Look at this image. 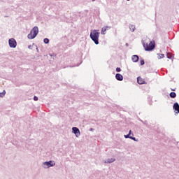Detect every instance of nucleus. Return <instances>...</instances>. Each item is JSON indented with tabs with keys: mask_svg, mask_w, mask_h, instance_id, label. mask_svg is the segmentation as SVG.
I'll list each match as a JSON object with an SVG mask.
<instances>
[{
	"mask_svg": "<svg viewBox=\"0 0 179 179\" xmlns=\"http://www.w3.org/2000/svg\"><path fill=\"white\" fill-rule=\"evenodd\" d=\"M143 47L145 51H152L155 48V41H145Z\"/></svg>",
	"mask_w": 179,
	"mask_h": 179,
	"instance_id": "1",
	"label": "nucleus"
},
{
	"mask_svg": "<svg viewBox=\"0 0 179 179\" xmlns=\"http://www.w3.org/2000/svg\"><path fill=\"white\" fill-rule=\"evenodd\" d=\"M91 39L95 44H99V37H100V33L97 32V30H94L90 33Z\"/></svg>",
	"mask_w": 179,
	"mask_h": 179,
	"instance_id": "2",
	"label": "nucleus"
},
{
	"mask_svg": "<svg viewBox=\"0 0 179 179\" xmlns=\"http://www.w3.org/2000/svg\"><path fill=\"white\" fill-rule=\"evenodd\" d=\"M38 34V27H34L30 31V34H28L27 37L29 40H33L36 38Z\"/></svg>",
	"mask_w": 179,
	"mask_h": 179,
	"instance_id": "3",
	"label": "nucleus"
},
{
	"mask_svg": "<svg viewBox=\"0 0 179 179\" xmlns=\"http://www.w3.org/2000/svg\"><path fill=\"white\" fill-rule=\"evenodd\" d=\"M8 44L11 48H16V45H17L16 40H15L14 38L9 39Z\"/></svg>",
	"mask_w": 179,
	"mask_h": 179,
	"instance_id": "4",
	"label": "nucleus"
},
{
	"mask_svg": "<svg viewBox=\"0 0 179 179\" xmlns=\"http://www.w3.org/2000/svg\"><path fill=\"white\" fill-rule=\"evenodd\" d=\"M43 164L44 166H47V167L50 169V167H54L55 162L54 161H49L44 162Z\"/></svg>",
	"mask_w": 179,
	"mask_h": 179,
	"instance_id": "5",
	"label": "nucleus"
},
{
	"mask_svg": "<svg viewBox=\"0 0 179 179\" xmlns=\"http://www.w3.org/2000/svg\"><path fill=\"white\" fill-rule=\"evenodd\" d=\"M72 131L77 138L78 136H80V131H79V129L78 127H73Z\"/></svg>",
	"mask_w": 179,
	"mask_h": 179,
	"instance_id": "6",
	"label": "nucleus"
},
{
	"mask_svg": "<svg viewBox=\"0 0 179 179\" xmlns=\"http://www.w3.org/2000/svg\"><path fill=\"white\" fill-rule=\"evenodd\" d=\"M131 132H132V131L130 130L129 134L124 135V138L126 139H128V138H129L130 139H132L133 141H136L135 137H133L134 136V134H132Z\"/></svg>",
	"mask_w": 179,
	"mask_h": 179,
	"instance_id": "7",
	"label": "nucleus"
},
{
	"mask_svg": "<svg viewBox=\"0 0 179 179\" xmlns=\"http://www.w3.org/2000/svg\"><path fill=\"white\" fill-rule=\"evenodd\" d=\"M110 29H111V27L106 26L103 27L101 31V34H106V31H107V30H110Z\"/></svg>",
	"mask_w": 179,
	"mask_h": 179,
	"instance_id": "8",
	"label": "nucleus"
},
{
	"mask_svg": "<svg viewBox=\"0 0 179 179\" xmlns=\"http://www.w3.org/2000/svg\"><path fill=\"white\" fill-rule=\"evenodd\" d=\"M137 82L138 85H145V83H146V82L145 81V79L142 78L141 77L137 78Z\"/></svg>",
	"mask_w": 179,
	"mask_h": 179,
	"instance_id": "9",
	"label": "nucleus"
},
{
	"mask_svg": "<svg viewBox=\"0 0 179 179\" xmlns=\"http://www.w3.org/2000/svg\"><path fill=\"white\" fill-rule=\"evenodd\" d=\"M115 78L117 79V80H123L124 79V76H122V75L120 74V73H117L115 76Z\"/></svg>",
	"mask_w": 179,
	"mask_h": 179,
	"instance_id": "10",
	"label": "nucleus"
},
{
	"mask_svg": "<svg viewBox=\"0 0 179 179\" xmlns=\"http://www.w3.org/2000/svg\"><path fill=\"white\" fill-rule=\"evenodd\" d=\"M131 59L133 62H138V61L139 60V57H138V55H133Z\"/></svg>",
	"mask_w": 179,
	"mask_h": 179,
	"instance_id": "11",
	"label": "nucleus"
},
{
	"mask_svg": "<svg viewBox=\"0 0 179 179\" xmlns=\"http://www.w3.org/2000/svg\"><path fill=\"white\" fill-rule=\"evenodd\" d=\"M173 110H175L176 111H178V113H179V105L178 103H175L173 105Z\"/></svg>",
	"mask_w": 179,
	"mask_h": 179,
	"instance_id": "12",
	"label": "nucleus"
},
{
	"mask_svg": "<svg viewBox=\"0 0 179 179\" xmlns=\"http://www.w3.org/2000/svg\"><path fill=\"white\" fill-rule=\"evenodd\" d=\"M166 57L169 58V59H173V58H174V55L171 53H167Z\"/></svg>",
	"mask_w": 179,
	"mask_h": 179,
	"instance_id": "13",
	"label": "nucleus"
},
{
	"mask_svg": "<svg viewBox=\"0 0 179 179\" xmlns=\"http://www.w3.org/2000/svg\"><path fill=\"white\" fill-rule=\"evenodd\" d=\"M169 96L171 99H176V97H177V94H176V92H171Z\"/></svg>",
	"mask_w": 179,
	"mask_h": 179,
	"instance_id": "14",
	"label": "nucleus"
},
{
	"mask_svg": "<svg viewBox=\"0 0 179 179\" xmlns=\"http://www.w3.org/2000/svg\"><path fill=\"white\" fill-rule=\"evenodd\" d=\"M113 162H115V159L112 158V159H108L106 163H113Z\"/></svg>",
	"mask_w": 179,
	"mask_h": 179,
	"instance_id": "15",
	"label": "nucleus"
},
{
	"mask_svg": "<svg viewBox=\"0 0 179 179\" xmlns=\"http://www.w3.org/2000/svg\"><path fill=\"white\" fill-rule=\"evenodd\" d=\"M43 43H45V44H48V43H50V40L48 38H45L43 40Z\"/></svg>",
	"mask_w": 179,
	"mask_h": 179,
	"instance_id": "16",
	"label": "nucleus"
},
{
	"mask_svg": "<svg viewBox=\"0 0 179 179\" xmlns=\"http://www.w3.org/2000/svg\"><path fill=\"white\" fill-rule=\"evenodd\" d=\"M130 30H131V31H135V26L131 25V26L130 27Z\"/></svg>",
	"mask_w": 179,
	"mask_h": 179,
	"instance_id": "17",
	"label": "nucleus"
},
{
	"mask_svg": "<svg viewBox=\"0 0 179 179\" xmlns=\"http://www.w3.org/2000/svg\"><path fill=\"white\" fill-rule=\"evenodd\" d=\"M164 57V54H160L159 59H162V58H163Z\"/></svg>",
	"mask_w": 179,
	"mask_h": 179,
	"instance_id": "18",
	"label": "nucleus"
},
{
	"mask_svg": "<svg viewBox=\"0 0 179 179\" xmlns=\"http://www.w3.org/2000/svg\"><path fill=\"white\" fill-rule=\"evenodd\" d=\"M116 72H121V69L120 67L116 68Z\"/></svg>",
	"mask_w": 179,
	"mask_h": 179,
	"instance_id": "19",
	"label": "nucleus"
},
{
	"mask_svg": "<svg viewBox=\"0 0 179 179\" xmlns=\"http://www.w3.org/2000/svg\"><path fill=\"white\" fill-rule=\"evenodd\" d=\"M141 65H145V61L144 60H141Z\"/></svg>",
	"mask_w": 179,
	"mask_h": 179,
	"instance_id": "20",
	"label": "nucleus"
},
{
	"mask_svg": "<svg viewBox=\"0 0 179 179\" xmlns=\"http://www.w3.org/2000/svg\"><path fill=\"white\" fill-rule=\"evenodd\" d=\"M34 100L35 101H37V100H38V97H37V96H34Z\"/></svg>",
	"mask_w": 179,
	"mask_h": 179,
	"instance_id": "21",
	"label": "nucleus"
},
{
	"mask_svg": "<svg viewBox=\"0 0 179 179\" xmlns=\"http://www.w3.org/2000/svg\"><path fill=\"white\" fill-rule=\"evenodd\" d=\"M5 91L3 92V93H0V96H5Z\"/></svg>",
	"mask_w": 179,
	"mask_h": 179,
	"instance_id": "22",
	"label": "nucleus"
},
{
	"mask_svg": "<svg viewBox=\"0 0 179 179\" xmlns=\"http://www.w3.org/2000/svg\"><path fill=\"white\" fill-rule=\"evenodd\" d=\"M127 1H129V0H127Z\"/></svg>",
	"mask_w": 179,
	"mask_h": 179,
	"instance_id": "23",
	"label": "nucleus"
}]
</instances>
